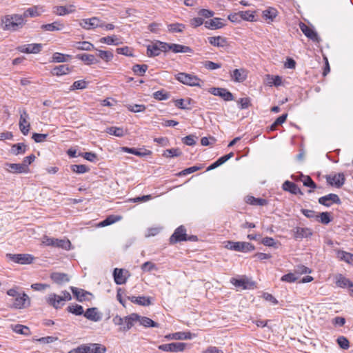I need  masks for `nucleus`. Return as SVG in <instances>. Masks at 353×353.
Returning a JSON list of instances; mask_svg holds the SVG:
<instances>
[{
  "label": "nucleus",
  "mask_w": 353,
  "mask_h": 353,
  "mask_svg": "<svg viewBox=\"0 0 353 353\" xmlns=\"http://www.w3.org/2000/svg\"><path fill=\"white\" fill-rule=\"evenodd\" d=\"M2 23L4 24V30L16 31L23 26L26 20L21 14H12L6 15L2 19Z\"/></svg>",
  "instance_id": "nucleus-1"
},
{
  "label": "nucleus",
  "mask_w": 353,
  "mask_h": 353,
  "mask_svg": "<svg viewBox=\"0 0 353 353\" xmlns=\"http://www.w3.org/2000/svg\"><path fill=\"white\" fill-rule=\"evenodd\" d=\"M106 348L99 343L82 344L68 352V353H105Z\"/></svg>",
  "instance_id": "nucleus-2"
},
{
  "label": "nucleus",
  "mask_w": 353,
  "mask_h": 353,
  "mask_svg": "<svg viewBox=\"0 0 353 353\" xmlns=\"http://www.w3.org/2000/svg\"><path fill=\"white\" fill-rule=\"evenodd\" d=\"M175 79L183 84L189 86L202 87L203 83L197 76L185 72H179L175 75Z\"/></svg>",
  "instance_id": "nucleus-3"
},
{
  "label": "nucleus",
  "mask_w": 353,
  "mask_h": 353,
  "mask_svg": "<svg viewBox=\"0 0 353 353\" xmlns=\"http://www.w3.org/2000/svg\"><path fill=\"white\" fill-rule=\"evenodd\" d=\"M42 243L48 246L63 248L66 250H70L71 245L70 241L68 239H59L47 236H43Z\"/></svg>",
  "instance_id": "nucleus-4"
},
{
  "label": "nucleus",
  "mask_w": 353,
  "mask_h": 353,
  "mask_svg": "<svg viewBox=\"0 0 353 353\" xmlns=\"http://www.w3.org/2000/svg\"><path fill=\"white\" fill-rule=\"evenodd\" d=\"M30 305V299L29 296L24 292L21 293L17 296L12 299V303L10 307L14 309L26 308Z\"/></svg>",
  "instance_id": "nucleus-5"
},
{
  "label": "nucleus",
  "mask_w": 353,
  "mask_h": 353,
  "mask_svg": "<svg viewBox=\"0 0 353 353\" xmlns=\"http://www.w3.org/2000/svg\"><path fill=\"white\" fill-rule=\"evenodd\" d=\"M79 25L83 29L91 30L97 28H102L104 26V21L99 18L94 17L90 19H83L80 21Z\"/></svg>",
  "instance_id": "nucleus-6"
},
{
  "label": "nucleus",
  "mask_w": 353,
  "mask_h": 353,
  "mask_svg": "<svg viewBox=\"0 0 353 353\" xmlns=\"http://www.w3.org/2000/svg\"><path fill=\"white\" fill-rule=\"evenodd\" d=\"M7 258L19 264H30L34 261V256L29 254H7Z\"/></svg>",
  "instance_id": "nucleus-7"
},
{
  "label": "nucleus",
  "mask_w": 353,
  "mask_h": 353,
  "mask_svg": "<svg viewBox=\"0 0 353 353\" xmlns=\"http://www.w3.org/2000/svg\"><path fill=\"white\" fill-rule=\"evenodd\" d=\"M325 179L330 185L334 186L337 188L342 187L345 181V177L343 173L328 174L326 175Z\"/></svg>",
  "instance_id": "nucleus-8"
},
{
  "label": "nucleus",
  "mask_w": 353,
  "mask_h": 353,
  "mask_svg": "<svg viewBox=\"0 0 353 353\" xmlns=\"http://www.w3.org/2000/svg\"><path fill=\"white\" fill-rule=\"evenodd\" d=\"M299 28L302 32L313 42L319 43L321 41L317 32L305 23L301 22L299 23Z\"/></svg>",
  "instance_id": "nucleus-9"
},
{
  "label": "nucleus",
  "mask_w": 353,
  "mask_h": 353,
  "mask_svg": "<svg viewBox=\"0 0 353 353\" xmlns=\"http://www.w3.org/2000/svg\"><path fill=\"white\" fill-rule=\"evenodd\" d=\"M187 241L186 229L181 225L177 228L170 238V243L174 244L177 242Z\"/></svg>",
  "instance_id": "nucleus-10"
},
{
  "label": "nucleus",
  "mask_w": 353,
  "mask_h": 353,
  "mask_svg": "<svg viewBox=\"0 0 353 353\" xmlns=\"http://www.w3.org/2000/svg\"><path fill=\"white\" fill-rule=\"evenodd\" d=\"M318 202L321 205H323L326 207H330L333 203L339 205L341 203V201L339 196L337 194L333 193H330L329 194L319 198Z\"/></svg>",
  "instance_id": "nucleus-11"
},
{
  "label": "nucleus",
  "mask_w": 353,
  "mask_h": 353,
  "mask_svg": "<svg viewBox=\"0 0 353 353\" xmlns=\"http://www.w3.org/2000/svg\"><path fill=\"white\" fill-rule=\"evenodd\" d=\"M185 345L184 343L175 342L160 345L159 349L165 352H183Z\"/></svg>",
  "instance_id": "nucleus-12"
},
{
  "label": "nucleus",
  "mask_w": 353,
  "mask_h": 353,
  "mask_svg": "<svg viewBox=\"0 0 353 353\" xmlns=\"http://www.w3.org/2000/svg\"><path fill=\"white\" fill-rule=\"evenodd\" d=\"M43 45L41 43H31L22 45L17 47V50L26 54H37L42 50Z\"/></svg>",
  "instance_id": "nucleus-13"
},
{
  "label": "nucleus",
  "mask_w": 353,
  "mask_h": 353,
  "mask_svg": "<svg viewBox=\"0 0 353 353\" xmlns=\"http://www.w3.org/2000/svg\"><path fill=\"white\" fill-rule=\"evenodd\" d=\"M210 92L214 96H219L225 101H232L234 99L233 94L225 88H212Z\"/></svg>",
  "instance_id": "nucleus-14"
},
{
  "label": "nucleus",
  "mask_w": 353,
  "mask_h": 353,
  "mask_svg": "<svg viewBox=\"0 0 353 353\" xmlns=\"http://www.w3.org/2000/svg\"><path fill=\"white\" fill-rule=\"evenodd\" d=\"M20 119H19V128L21 132L24 134L27 135L29 132L30 125L28 123V119L29 118L28 114L26 110L20 111Z\"/></svg>",
  "instance_id": "nucleus-15"
},
{
  "label": "nucleus",
  "mask_w": 353,
  "mask_h": 353,
  "mask_svg": "<svg viewBox=\"0 0 353 353\" xmlns=\"http://www.w3.org/2000/svg\"><path fill=\"white\" fill-rule=\"evenodd\" d=\"M70 290L73 295L76 297L77 300L79 302L89 301L90 298H88V296H92V293L83 289L77 288L76 287L71 286Z\"/></svg>",
  "instance_id": "nucleus-16"
},
{
  "label": "nucleus",
  "mask_w": 353,
  "mask_h": 353,
  "mask_svg": "<svg viewBox=\"0 0 353 353\" xmlns=\"http://www.w3.org/2000/svg\"><path fill=\"white\" fill-rule=\"evenodd\" d=\"M293 236L295 239L307 238L312 235V231L308 228L296 227L293 229Z\"/></svg>",
  "instance_id": "nucleus-17"
},
{
  "label": "nucleus",
  "mask_w": 353,
  "mask_h": 353,
  "mask_svg": "<svg viewBox=\"0 0 353 353\" xmlns=\"http://www.w3.org/2000/svg\"><path fill=\"white\" fill-rule=\"evenodd\" d=\"M139 315L136 313H132L125 317L124 325L119 328L120 331L126 332L129 330L133 325L134 323L138 321Z\"/></svg>",
  "instance_id": "nucleus-18"
},
{
  "label": "nucleus",
  "mask_w": 353,
  "mask_h": 353,
  "mask_svg": "<svg viewBox=\"0 0 353 353\" xmlns=\"http://www.w3.org/2000/svg\"><path fill=\"white\" fill-rule=\"evenodd\" d=\"M47 303L55 309H59L64 305L63 299L54 293H52L49 295L47 298Z\"/></svg>",
  "instance_id": "nucleus-19"
},
{
  "label": "nucleus",
  "mask_w": 353,
  "mask_h": 353,
  "mask_svg": "<svg viewBox=\"0 0 353 353\" xmlns=\"http://www.w3.org/2000/svg\"><path fill=\"white\" fill-rule=\"evenodd\" d=\"M43 12L44 10L42 6H34L26 10L21 15L23 17V19H25L27 17H35L40 16Z\"/></svg>",
  "instance_id": "nucleus-20"
},
{
  "label": "nucleus",
  "mask_w": 353,
  "mask_h": 353,
  "mask_svg": "<svg viewBox=\"0 0 353 353\" xmlns=\"http://www.w3.org/2000/svg\"><path fill=\"white\" fill-rule=\"evenodd\" d=\"M234 250L241 252H248L252 251L255 249L254 245L249 242H234Z\"/></svg>",
  "instance_id": "nucleus-21"
},
{
  "label": "nucleus",
  "mask_w": 353,
  "mask_h": 353,
  "mask_svg": "<svg viewBox=\"0 0 353 353\" xmlns=\"http://www.w3.org/2000/svg\"><path fill=\"white\" fill-rule=\"evenodd\" d=\"M83 316L88 320L94 322L99 321L101 319V314L99 312L97 307H90L84 312Z\"/></svg>",
  "instance_id": "nucleus-22"
},
{
  "label": "nucleus",
  "mask_w": 353,
  "mask_h": 353,
  "mask_svg": "<svg viewBox=\"0 0 353 353\" xmlns=\"http://www.w3.org/2000/svg\"><path fill=\"white\" fill-rule=\"evenodd\" d=\"M282 188L284 191L289 192L293 194H303L297 185L290 181H285L282 185Z\"/></svg>",
  "instance_id": "nucleus-23"
},
{
  "label": "nucleus",
  "mask_w": 353,
  "mask_h": 353,
  "mask_svg": "<svg viewBox=\"0 0 353 353\" xmlns=\"http://www.w3.org/2000/svg\"><path fill=\"white\" fill-rule=\"evenodd\" d=\"M221 18L214 17L210 20L205 21L204 23L205 27L210 30H217L222 28L225 26V24L221 21Z\"/></svg>",
  "instance_id": "nucleus-24"
},
{
  "label": "nucleus",
  "mask_w": 353,
  "mask_h": 353,
  "mask_svg": "<svg viewBox=\"0 0 353 353\" xmlns=\"http://www.w3.org/2000/svg\"><path fill=\"white\" fill-rule=\"evenodd\" d=\"M50 279L54 283L58 285H62L70 281V278L67 274L61 272H52L50 274Z\"/></svg>",
  "instance_id": "nucleus-25"
},
{
  "label": "nucleus",
  "mask_w": 353,
  "mask_h": 353,
  "mask_svg": "<svg viewBox=\"0 0 353 353\" xmlns=\"http://www.w3.org/2000/svg\"><path fill=\"white\" fill-rule=\"evenodd\" d=\"M41 28L49 32L59 31L64 28V23L60 21H56L52 23L42 25Z\"/></svg>",
  "instance_id": "nucleus-26"
},
{
  "label": "nucleus",
  "mask_w": 353,
  "mask_h": 353,
  "mask_svg": "<svg viewBox=\"0 0 353 353\" xmlns=\"http://www.w3.org/2000/svg\"><path fill=\"white\" fill-rule=\"evenodd\" d=\"M232 284H233L236 288H241L243 289L250 288L254 285L253 282L249 281L245 279H235L232 278L230 280Z\"/></svg>",
  "instance_id": "nucleus-27"
},
{
  "label": "nucleus",
  "mask_w": 353,
  "mask_h": 353,
  "mask_svg": "<svg viewBox=\"0 0 353 353\" xmlns=\"http://www.w3.org/2000/svg\"><path fill=\"white\" fill-rule=\"evenodd\" d=\"M208 39L210 44L215 47L223 48L228 45L227 39L221 36L210 37Z\"/></svg>",
  "instance_id": "nucleus-28"
},
{
  "label": "nucleus",
  "mask_w": 353,
  "mask_h": 353,
  "mask_svg": "<svg viewBox=\"0 0 353 353\" xmlns=\"http://www.w3.org/2000/svg\"><path fill=\"white\" fill-rule=\"evenodd\" d=\"M278 15V11L276 8L272 7H269L268 9L265 10L262 12V17L265 20L268 21V23L272 22L274 19Z\"/></svg>",
  "instance_id": "nucleus-29"
},
{
  "label": "nucleus",
  "mask_w": 353,
  "mask_h": 353,
  "mask_svg": "<svg viewBox=\"0 0 353 353\" xmlns=\"http://www.w3.org/2000/svg\"><path fill=\"white\" fill-rule=\"evenodd\" d=\"M76 58L81 60L87 65H92L99 62L94 55L90 54H79L76 56Z\"/></svg>",
  "instance_id": "nucleus-30"
},
{
  "label": "nucleus",
  "mask_w": 353,
  "mask_h": 353,
  "mask_svg": "<svg viewBox=\"0 0 353 353\" xmlns=\"http://www.w3.org/2000/svg\"><path fill=\"white\" fill-rule=\"evenodd\" d=\"M8 172L12 173H26L28 172L26 167L22 163H6Z\"/></svg>",
  "instance_id": "nucleus-31"
},
{
  "label": "nucleus",
  "mask_w": 353,
  "mask_h": 353,
  "mask_svg": "<svg viewBox=\"0 0 353 353\" xmlns=\"http://www.w3.org/2000/svg\"><path fill=\"white\" fill-rule=\"evenodd\" d=\"M128 299L134 303H136L139 305L148 306L151 304L150 297L146 296H128Z\"/></svg>",
  "instance_id": "nucleus-32"
},
{
  "label": "nucleus",
  "mask_w": 353,
  "mask_h": 353,
  "mask_svg": "<svg viewBox=\"0 0 353 353\" xmlns=\"http://www.w3.org/2000/svg\"><path fill=\"white\" fill-rule=\"evenodd\" d=\"M121 150L123 152L132 154H134L138 157H145V156L151 154V153H152L151 151H150V150H144L143 152H141L139 150L136 149L134 148H128V147H122Z\"/></svg>",
  "instance_id": "nucleus-33"
},
{
  "label": "nucleus",
  "mask_w": 353,
  "mask_h": 353,
  "mask_svg": "<svg viewBox=\"0 0 353 353\" xmlns=\"http://www.w3.org/2000/svg\"><path fill=\"white\" fill-rule=\"evenodd\" d=\"M71 72V68L66 65H60L55 66L52 70L51 74L54 76H61L68 74Z\"/></svg>",
  "instance_id": "nucleus-34"
},
{
  "label": "nucleus",
  "mask_w": 353,
  "mask_h": 353,
  "mask_svg": "<svg viewBox=\"0 0 353 353\" xmlns=\"http://www.w3.org/2000/svg\"><path fill=\"white\" fill-rule=\"evenodd\" d=\"M114 282L117 285H123L126 282V278L123 276V270L115 268L113 271Z\"/></svg>",
  "instance_id": "nucleus-35"
},
{
  "label": "nucleus",
  "mask_w": 353,
  "mask_h": 353,
  "mask_svg": "<svg viewBox=\"0 0 353 353\" xmlns=\"http://www.w3.org/2000/svg\"><path fill=\"white\" fill-rule=\"evenodd\" d=\"M171 51L174 53H192L193 50L187 46L176 43H171Z\"/></svg>",
  "instance_id": "nucleus-36"
},
{
  "label": "nucleus",
  "mask_w": 353,
  "mask_h": 353,
  "mask_svg": "<svg viewBox=\"0 0 353 353\" xmlns=\"http://www.w3.org/2000/svg\"><path fill=\"white\" fill-rule=\"evenodd\" d=\"M73 46L79 50L90 51L95 49L94 45L88 41L75 42Z\"/></svg>",
  "instance_id": "nucleus-37"
},
{
  "label": "nucleus",
  "mask_w": 353,
  "mask_h": 353,
  "mask_svg": "<svg viewBox=\"0 0 353 353\" xmlns=\"http://www.w3.org/2000/svg\"><path fill=\"white\" fill-rule=\"evenodd\" d=\"M140 324L145 327H159V325L157 322L154 321L151 319L146 316H139V319L138 320Z\"/></svg>",
  "instance_id": "nucleus-38"
},
{
  "label": "nucleus",
  "mask_w": 353,
  "mask_h": 353,
  "mask_svg": "<svg viewBox=\"0 0 353 353\" xmlns=\"http://www.w3.org/2000/svg\"><path fill=\"white\" fill-rule=\"evenodd\" d=\"M71 58L69 54H65L60 52H54L52 54L50 62L52 63H63L67 62L68 59Z\"/></svg>",
  "instance_id": "nucleus-39"
},
{
  "label": "nucleus",
  "mask_w": 353,
  "mask_h": 353,
  "mask_svg": "<svg viewBox=\"0 0 353 353\" xmlns=\"http://www.w3.org/2000/svg\"><path fill=\"white\" fill-rule=\"evenodd\" d=\"M27 145L23 143H19L12 145L10 152L14 155L24 154L26 151Z\"/></svg>",
  "instance_id": "nucleus-40"
},
{
  "label": "nucleus",
  "mask_w": 353,
  "mask_h": 353,
  "mask_svg": "<svg viewBox=\"0 0 353 353\" xmlns=\"http://www.w3.org/2000/svg\"><path fill=\"white\" fill-rule=\"evenodd\" d=\"M161 52L160 47H159L158 41L152 45H149L147 47V54L150 57H153L159 55Z\"/></svg>",
  "instance_id": "nucleus-41"
},
{
  "label": "nucleus",
  "mask_w": 353,
  "mask_h": 353,
  "mask_svg": "<svg viewBox=\"0 0 353 353\" xmlns=\"http://www.w3.org/2000/svg\"><path fill=\"white\" fill-rule=\"evenodd\" d=\"M316 219L317 221L324 224L327 225L332 221V217L330 213L328 212H323L316 214Z\"/></svg>",
  "instance_id": "nucleus-42"
},
{
  "label": "nucleus",
  "mask_w": 353,
  "mask_h": 353,
  "mask_svg": "<svg viewBox=\"0 0 353 353\" xmlns=\"http://www.w3.org/2000/svg\"><path fill=\"white\" fill-rule=\"evenodd\" d=\"M246 202L252 205L263 206L268 204V201L265 199L255 198L252 196H247Z\"/></svg>",
  "instance_id": "nucleus-43"
},
{
  "label": "nucleus",
  "mask_w": 353,
  "mask_h": 353,
  "mask_svg": "<svg viewBox=\"0 0 353 353\" xmlns=\"http://www.w3.org/2000/svg\"><path fill=\"white\" fill-rule=\"evenodd\" d=\"M232 79L237 82H243L246 79L245 70L243 69H235L232 74Z\"/></svg>",
  "instance_id": "nucleus-44"
},
{
  "label": "nucleus",
  "mask_w": 353,
  "mask_h": 353,
  "mask_svg": "<svg viewBox=\"0 0 353 353\" xmlns=\"http://www.w3.org/2000/svg\"><path fill=\"white\" fill-rule=\"evenodd\" d=\"M105 132L111 135H114L117 137H122L124 136V130L123 128L111 126L107 128Z\"/></svg>",
  "instance_id": "nucleus-45"
},
{
  "label": "nucleus",
  "mask_w": 353,
  "mask_h": 353,
  "mask_svg": "<svg viewBox=\"0 0 353 353\" xmlns=\"http://www.w3.org/2000/svg\"><path fill=\"white\" fill-rule=\"evenodd\" d=\"M351 283L352 281L349 279L345 278L342 274L336 276V284L338 287L347 288Z\"/></svg>",
  "instance_id": "nucleus-46"
},
{
  "label": "nucleus",
  "mask_w": 353,
  "mask_h": 353,
  "mask_svg": "<svg viewBox=\"0 0 353 353\" xmlns=\"http://www.w3.org/2000/svg\"><path fill=\"white\" fill-rule=\"evenodd\" d=\"M66 310L68 312L77 316H80L84 314L83 307L78 304L69 305Z\"/></svg>",
  "instance_id": "nucleus-47"
},
{
  "label": "nucleus",
  "mask_w": 353,
  "mask_h": 353,
  "mask_svg": "<svg viewBox=\"0 0 353 353\" xmlns=\"http://www.w3.org/2000/svg\"><path fill=\"white\" fill-rule=\"evenodd\" d=\"M301 177L302 178L301 181L303 182L304 186L310 188L312 189L317 188L316 184L310 176H305L303 174H301Z\"/></svg>",
  "instance_id": "nucleus-48"
},
{
  "label": "nucleus",
  "mask_w": 353,
  "mask_h": 353,
  "mask_svg": "<svg viewBox=\"0 0 353 353\" xmlns=\"http://www.w3.org/2000/svg\"><path fill=\"white\" fill-rule=\"evenodd\" d=\"M70 169L73 172L77 174H84L90 171V168L85 165H72Z\"/></svg>",
  "instance_id": "nucleus-49"
},
{
  "label": "nucleus",
  "mask_w": 353,
  "mask_h": 353,
  "mask_svg": "<svg viewBox=\"0 0 353 353\" xmlns=\"http://www.w3.org/2000/svg\"><path fill=\"white\" fill-rule=\"evenodd\" d=\"M148 66L145 64H135L133 65L132 70L136 74L139 76H143L145 72L148 70Z\"/></svg>",
  "instance_id": "nucleus-50"
},
{
  "label": "nucleus",
  "mask_w": 353,
  "mask_h": 353,
  "mask_svg": "<svg viewBox=\"0 0 353 353\" xmlns=\"http://www.w3.org/2000/svg\"><path fill=\"white\" fill-rule=\"evenodd\" d=\"M192 334L190 332H179L172 334L171 339L175 340H188L192 339Z\"/></svg>",
  "instance_id": "nucleus-51"
},
{
  "label": "nucleus",
  "mask_w": 353,
  "mask_h": 353,
  "mask_svg": "<svg viewBox=\"0 0 353 353\" xmlns=\"http://www.w3.org/2000/svg\"><path fill=\"white\" fill-rule=\"evenodd\" d=\"M168 28L170 32H182L185 29V25L179 23H170L168 25Z\"/></svg>",
  "instance_id": "nucleus-52"
},
{
  "label": "nucleus",
  "mask_w": 353,
  "mask_h": 353,
  "mask_svg": "<svg viewBox=\"0 0 353 353\" xmlns=\"http://www.w3.org/2000/svg\"><path fill=\"white\" fill-rule=\"evenodd\" d=\"M97 56L106 62L110 61L113 58V54L110 51L97 50Z\"/></svg>",
  "instance_id": "nucleus-53"
},
{
  "label": "nucleus",
  "mask_w": 353,
  "mask_h": 353,
  "mask_svg": "<svg viewBox=\"0 0 353 353\" xmlns=\"http://www.w3.org/2000/svg\"><path fill=\"white\" fill-rule=\"evenodd\" d=\"M182 154L179 148H171L164 151L163 156L167 158L179 157Z\"/></svg>",
  "instance_id": "nucleus-54"
},
{
  "label": "nucleus",
  "mask_w": 353,
  "mask_h": 353,
  "mask_svg": "<svg viewBox=\"0 0 353 353\" xmlns=\"http://www.w3.org/2000/svg\"><path fill=\"white\" fill-rule=\"evenodd\" d=\"M153 97L159 101L166 100L170 97V94L164 90H160L153 93Z\"/></svg>",
  "instance_id": "nucleus-55"
},
{
  "label": "nucleus",
  "mask_w": 353,
  "mask_h": 353,
  "mask_svg": "<svg viewBox=\"0 0 353 353\" xmlns=\"http://www.w3.org/2000/svg\"><path fill=\"white\" fill-rule=\"evenodd\" d=\"M12 330L14 332H16L17 334H23V335H28L30 333L29 328L28 327L21 325V324L15 325L13 327Z\"/></svg>",
  "instance_id": "nucleus-56"
},
{
  "label": "nucleus",
  "mask_w": 353,
  "mask_h": 353,
  "mask_svg": "<svg viewBox=\"0 0 353 353\" xmlns=\"http://www.w3.org/2000/svg\"><path fill=\"white\" fill-rule=\"evenodd\" d=\"M99 41L102 43H106L108 45H119V42L116 36H108L100 39Z\"/></svg>",
  "instance_id": "nucleus-57"
},
{
  "label": "nucleus",
  "mask_w": 353,
  "mask_h": 353,
  "mask_svg": "<svg viewBox=\"0 0 353 353\" xmlns=\"http://www.w3.org/2000/svg\"><path fill=\"white\" fill-rule=\"evenodd\" d=\"M88 82L84 80L76 81L70 87V90H83L87 88Z\"/></svg>",
  "instance_id": "nucleus-58"
},
{
  "label": "nucleus",
  "mask_w": 353,
  "mask_h": 353,
  "mask_svg": "<svg viewBox=\"0 0 353 353\" xmlns=\"http://www.w3.org/2000/svg\"><path fill=\"white\" fill-rule=\"evenodd\" d=\"M239 12L241 20L243 19V20H246V21H252L254 19V12H251L250 10H246V11H240Z\"/></svg>",
  "instance_id": "nucleus-59"
},
{
  "label": "nucleus",
  "mask_w": 353,
  "mask_h": 353,
  "mask_svg": "<svg viewBox=\"0 0 353 353\" xmlns=\"http://www.w3.org/2000/svg\"><path fill=\"white\" fill-rule=\"evenodd\" d=\"M339 257L348 263H353V254H350L349 252H345V251H341V252H339Z\"/></svg>",
  "instance_id": "nucleus-60"
},
{
  "label": "nucleus",
  "mask_w": 353,
  "mask_h": 353,
  "mask_svg": "<svg viewBox=\"0 0 353 353\" xmlns=\"http://www.w3.org/2000/svg\"><path fill=\"white\" fill-rule=\"evenodd\" d=\"M337 343L343 350H347L350 347V342L347 339L343 336L338 337Z\"/></svg>",
  "instance_id": "nucleus-61"
},
{
  "label": "nucleus",
  "mask_w": 353,
  "mask_h": 353,
  "mask_svg": "<svg viewBox=\"0 0 353 353\" xmlns=\"http://www.w3.org/2000/svg\"><path fill=\"white\" fill-rule=\"evenodd\" d=\"M198 137L194 134H190L182 139V141L184 144L190 146H192L196 144V139Z\"/></svg>",
  "instance_id": "nucleus-62"
},
{
  "label": "nucleus",
  "mask_w": 353,
  "mask_h": 353,
  "mask_svg": "<svg viewBox=\"0 0 353 353\" xmlns=\"http://www.w3.org/2000/svg\"><path fill=\"white\" fill-rule=\"evenodd\" d=\"M127 108L132 112H144L146 109L145 105L143 104L128 105Z\"/></svg>",
  "instance_id": "nucleus-63"
},
{
  "label": "nucleus",
  "mask_w": 353,
  "mask_h": 353,
  "mask_svg": "<svg viewBox=\"0 0 353 353\" xmlns=\"http://www.w3.org/2000/svg\"><path fill=\"white\" fill-rule=\"evenodd\" d=\"M119 217H117L116 216L110 215L108 216L106 219H105L103 221H102L99 225L103 227L108 226L119 220Z\"/></svg>",
  "instance_id": "nucleus-64"
}]
</instances>
